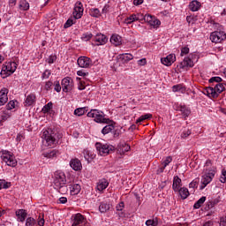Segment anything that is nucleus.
I'll return each mask as SVG.
<instances>
[{"mask_svg": "<svg viewBox=\"0 0 226 226\" xmlns=\"http://www.w3.org/2000/svg\"><path fill=\"white\" fill-rule=\"evenodd\" d=\"M70 167L73 170H82V162L78 158L72 159L70 162Z\"/></svg>", "mask_w": 226, "mask_h": 226, "instance_id": "nucleus-16", "label": "nucleus"}, {"mask_svg": "<svg viewBox=\"0 0 226 226\" xmlns=\"http://www.w3.org/2000/svg\"><path fill=\"white\" fill-rule=\"evenodd\" d=\"M220 226H226V217H221Z\"/></svg>", "mask_w": 226, "mask_h": 226, "instance_id": "nucleus-61", "label": "nucleus"}, {"mask_svg": "<svg viewBox=\"0 0 226 226\" xmlns=\"http://www.w3.org/2000/svg\"><path fill=\"white\" fill-rule=\"evenodd\" d=\"M72 15L74 17V20L82 19V15H84V6L81 2H77L75 4Z\"/></svg>", "mask_w": 226, "mask_h": 226, "instance_id": "nucleus-9", "label": "nucleus"}, {"mask_svg": "<svg viewBox=\"0 0 226 226\" xmlns=\"http://www.w3.org/2000/svg\"><path fill=\"white\" fill-rule=\"evenodd\" d=\"M176 61V55L170 54L166 57L162 58L161 62L164 66H172L173 63Z\"/></svg>", "mask_w": 226, "mask_h": 226, "instance_id": "nucleus-12", "label": "nucleus"}, {"mask_svg": "<svg viewBox=\"0 0 226 226\" xmlns=\"http://www.w3.org/2000/svg\"><path fill=\"white\" fill-rule=\"evenodd\" d=\"M110 209V205L109 203H102L99 206V211L101 213H107Z\"/></svg>", "mask_w": 226, "mask_h": 226, "instance_id": "nucleus-34", "label": "nucleus"}, {"mask_svg": "<svg viewBox=\"0 0 226 226\" xmlns=\"http://www.w3.org/2000/svg\"><path fill=\"white\" fill-rule=\"evenodd\" d=\"M172 162V156H167L163 162H162V165L167 168V166Z\"/></svg>", "mask_w": 226, "mask_h": 226, "instance_id": "nucleus-43", "label": "nucleus"}, {"mask_svg": "<svg viewBox=\"0 0 226 226\" xmlns=\"http://www.w3.org/2000/svg\"><path fill=\"white\" fill-rule=\"evenodd\" d=\"M189 52H190V48H188V47L182 48L181 56L189 54Z\"/></svg>", "mask_w": 226, "mask_h": 226, "instance_id": "nucleus-54", "label": "nucleus"}, {"mask_svg": "<svg viewBox=\"0 0 226 226\" xmlns=\"http://www.w3.org/2000/svg\"><path fill=\"white\" fill-rule=\"evenodd\" d=\"M110 43L115 45V47L121 45V36L113 34L110 38Z\"/></svg>", "mask_w": 226, "mask_h": 226, "instance_id": "nucleus-27", "label": "nucleus"}, {"mask_svg": "<svg viewBox=\"0 0 226 226\" xmlns=\"http://www.w3.org/2000/svg\"><path fill=\"white\" fill-rule=\"evenodd\" d=\"M50 109H52V102H49L48 104H46L42 108V112H44V114H46V112H49L50 110Z\"/></svg>", "mask_w": 226, "mask_h": 226, "instance_id": "nucleus-47", "label": "nucleus"}, {"mask_svg": "<svg viewBox=\"0 0 226 226\" xmlns=\"http://www.w3.org/2000/svg\"><path fill=\"white\" fill-rule=\"evenodd\" d=\"M181 186H183V185L181 184V178H179V177L176 176L173 178V185H172V188L174 190V192H177L181 189Z\"/></svg>", "mask_w": 226, "mask_h": 226, "instance_id": "nucleus-21", "label": "nucleus"}, {"mask_svg": "<svg viewBox=\"0 0 226 226\" xmlns=\"http://www.w3.org/2000/svg\"><path fill=\"white\" fill-rule=\"evenodd\" d=\"M117 59L122 64H126V63H130L133 59V55L128 53L122 54L118 56Z\"/></svg>", "mask_w": 226, "mask_h": 226, "instance_id": "nucleus-17", "label": "nucleus"}, {"mask_svg": "<svg viewBox=\"0 0 226 226\" xmlns=\"http://www.w3.org/2000/svg\"><path fill=\"white\" fill-rule=\"evenodd\" d=\"M173 93H185L186 88L183 85H175L172 87Z\"/></svg>", "mask_w": 226, "mask_h": 226, "instance_id": "nucleus-33", "label": "nucleus"}, {"mask_svg": "<svg viewBox=\"0 0 226 226\" xmlns=\"http://www.w3.org/2000/svg\"><path fill=\"white\" fill-rule=\"evenodd\" d=\"M90 15H91L92 17H95V18L100 17V15H101L100 10H99V9H96V8H92V9H90Z\"/></svg>", "mask_w": 226, "mask_h": 226, "instance_id": "nucleus-41", "label": "nucleus"}, {"mask_svg": "<svg viewBox=\"0 0 226 226\" xmlns=\"http://www.w3.org/2000/svg\"><path fill=\"white\" fill-rule=\"evenodd\" d=\"M70 192H71V194L72 195H79V193H80V185L79 184H73V185H70Z\"/></svg>", "mask_w": 226, "mask_h": 226, "instance_id": "nucleus-23", "label": "nucleus"}, {"mask_svg": "<svg viewBox=\"0 0 226 226\" xmlns=\"http://www.w3.org/2000/svg\"><path fill=\"white\" fill-rule=\"evenodd\" d=\"M91 64V58L87 56H80L78 58V65L79 68H89Z\"/></svg>", "mask_w": 226, "mask_h": 226, "instance_id": "nucleus-11", "label": "nucleus"}, {"mask_svg": "<svg viewBox=\"0 0 226 226\" xmlns=\"http://www.w3.org/2000/svg\"><path fill=\"white\" fill-rule=\"evenodd\" d=\"M107 186H109V182H107V180L105 179H102L97 183L96 189L99 192H103V190H105Z\"/></svg>", "mask_w": 226, "mask_h": 226, "instance_id": "nucleus-24", "label": "nucleus"}, {"mask_svg": "<svg viewBox=\"0 0 226 226\" xmlns=\"http://www.w3.org/2000/svg\"><path fill=\"white\" fill-rule=\"evenodd\" d=\"M112 132H114V124H112L104 126L102 130V135H107L108 133H110Z\"/></svg>", "mask_w": 226, "mask_h": 226, "instance_id": "nucleus-29", "label": "nucleus"}, {"mask_svg": "<svg viewBox=\"0 0 226 226\" xmlns=\"http://www.w3.org/2000/svg\"><path fill=\"white\" fill-rule=\"evenodd\" d=\"M180 112H182L183 117H185V119H186V117L192 114V111L185 106L180 108Z\"/></svg>", "mask_w": 226, "mask_h": 226, "instance_id": "nucleus-36", "label": "nucleus"}, {"mask_svg": "<svg viewBox=\"0 0 226 226\" xmlns=\"http://www.w3.org/2000/svg\"><path fill=\"white\" fill-rule=\"evenodd\" d=\"M37 223L39 226L45 225V219L43 218V215H42V217H41V215L39 216V218L37 220Z\"/></svg>", "mask_w": 226, "mask_h": 226, "instance_id": "nucleus-50", "label": "nucleus"}, {"mask_svg": "<svg viewBox=\"0 0 226 226\" xmlns=\"http://www.w3.org/2000/svg\"><path fill=\"white\" fill-rule=\"evenodd\" d=\"M51 87H52V81L46 82L45 89H47V91H49Z\"/></svg>", "mask_w": 226, "mask_h": 226, "instance_id": "nucleus-62", "label": "nucleus"}, {"mask_svg": "<svg viewBox=\"0 0 226 226\" xmlns=\"http://www.w3.org/2000/svg\"><path fill=\"white\" fill-rule=\"evenodd\" d=\"M6 72L10 73H14L15 70H17V64L15 62H11L5 66Z\"/></svg>", "mask_w": 226, "mask_h": 226, "instance_id": "nucleus-31", "label": "nucleus"}, {"mask_svg": "<svg viewBox=\"0 0 226 226\" xmlns=\"http://www.w3.org/2000/svg\"><path fill=\"white\" fill-rule=\"evenodd\" d=\"M54 188L59 193L64 195L68 193V186L66 185V175L63 172L55 173Z\"/></svg>", "mask_w": 226, "mask_h": 226, "instance_id": "nucleus-1", "label": "nucleus"}, {"mask_svg": "<svg viewBox=\"0 0 226 226\" xmlns=\"http://www.w3.org/2000/svg\"><path fill=\"white\" fill-rule=\"evenodd\" d=\"M56 59H57V58L56 57V56H50L48 58V63H49V64H52L56 61Z\"/></svg>", "mask_w": 226, "mask_h": 226, "instance_id": "nucleus-58", "label": "nucleus"}, {"mask_svg": "<svg viewBox=\"0 0 226 226\" xmlns=\"http://www.w3.org/2000/svg\"><path fill=\"white\" fill-rule=\"evenodd\" d=\"M213 177H215V170H209L208 172L207 171L205 175L202 176V185L200 187V190H204L205 186H207V185L213 181Z\"/></svg>", "mask_w": 226, "mask_h": 226, "instance_id": "nucleus-8", "label": "nucleus"}, {"mask_svg": "<svg viewBox=\"0 0 226 226\" xmlns=\"http://www.w3.org/2000/svg\"><path fill=\"white\" fill-rule=\"evenodd\" d=\"M113 132V137L116 139L117 137H119V135L121 134V131H119V129H116V127H114Z\"/></svg>", "mask_w": 226, "mask_h": 226, "instance_id": "nucleus-52", "label": "nucleus"}, {"mask_svg": "<svg viewBox=\"0 0 226 226\" xmlns=\"http://www.w3.org/2000/svg\"><path fill=\"white\" fill-rule=\"evenodd\" d=\"M81 38L82 40H84V41H89V40L93 38V34L91 33L84 34Z\"/></svg>", "mask_w": 226, "mask_h": 226, "instance_id": "nucleus-44", "label": "nucleus"}, {"mask_svg": "<svg viewBox=\"0 0 226 226\" xmlns=\"http://www.w3.org/2000/svg\"><path fill=\"white\" fill-rule=\"evenodd\" d=\"M62 88L64 93H70L73 89V79L70 77H66L62 79Z\"/></svg>", "mask_w": 226, "mask_h": 226, "instance_id": "nucleus-10", "label": "nucleus"}, {"mask_svg": "<svg viewBox=\"0 0 226 226\" xmlns=\"http://www.w3.org/2000/svg\"><path fill=\"white\" fill-rule=\"evenodd\" d=\"M177 192L183 200H185V199H188V197L190 196V192L186 187H182Z\"/></svg>", "mask_w": 226, "mask_h": 226, "instance_id": "nucleus-26", "label": "nucleus"}, {"mask_svg": "<svg viewBox=\"0 0 226 226\" xmlns=\"http://www.w3.org/2000/svg\"><path fill=\"white\" fill-rule=\"evenodd\" d=\"M14 108H15V102L14 101L9 102L6 105L7 110H12V109H14Z\"/></svg>", "mask_w": 226, "mask_h": 226, "instance_id": "nucleus-48", "label": "nucleus"}, {"mask_svg": "<svg viewBox=\"0 0 226 226\" xmlns=\"http://www.w3.org/2000/svg\"><path fill=\"white\" fill-rule=\"evenodd\" d=\"M206 202V196H202L193 206L194 209H200Z\"/></svg>", "mask_w": 226, "mask_h": 226, "instance_id": "nucleus-35", "label": "nucleus"}, {"mask_svg": "<svg viewBox=\"0 0 226 226\" xmlns=\"http://www.w3.org/2000/svg\"><path fill=\"white\" fill-rule=\"evenodd\" d=\"M225 87H223V84L217 83L215 87H209L207 89V93L212 98H218V94L223 93Z\"/></svg>", "mask_w": 226, "mask_h": 226, "instance_id": "nucleus-6", "label": "nucleus"}, {"mask_svg": "<svg viewBox=\"0 0 226 226\" xmlns=\"http://www.w3.org/2000/svg\"><path fill=\"white\" fill-rule=\"evenodd\" d=\"M199 186V182L197 180H194L189 184L190 188H197Z\"/></svg>", "mask_w": 226, "mask_h": 226, "instance_id": "nucleus-55", "label": "nucleus"}, {"mask_svg": "<svg viewBox=\"0 0 226 226\" xmlns=\"http://www.w3.org/2000/svg\"><path fill=\"white\" fill-rule=\"evenodd\" d=\"M165 167L162 166L161 168H159L157 170H156V174H162V172L165 170Z\"/></svg>", "mask_w": 226, "mask_h": 226, "instance_id": "nucleus-64", "label": "nucleus"}, {"mask_svg": "<svg viewBox=\"0 0 226 226\" xmlns=\"http://www.w3.org/2000/svg\"><path fill=\"white\" fill-rule=\"evenodd\" d=\"M0 158L8 165V167H17V159L13 156V154L8 150H2L0 152Z\"/></svg>", "mask_w": 226, "mask_h": 226, "instance_id": "nucleus-3", "label": "nucleus"}, {"mask_svg": "<svg viewBox=\"0 0 226 226\" xmlns=\"http://www.w3.org/2000/svg\"><path fill=\"white\" fill-rule=\"evenodd\" d=\"M146 63H147L146 58H142V59L138 60L139 66H145Z\"/></svg>", "mask_w": 226, "mask_h": 226, "instance_id": "nucleus-59", "label": "nucleus"}, {"mask_svg": "<svg viewBox=\"0 0 226 226\" xmlns=\"http://www.w3.org/2000/svg\"><path fill=\"white\" fill-rule=\"evenodd\" d=\"M144 20H147V22H148V24H150V26H152L153 27H158V26L162 24V22L159 19H157L154 17H152L149 14L145 15Z\"/></svg>", "mask_w": 226, "mask_h": 226, "instance_id": "nucleus-13", "label": "nucleus"}, {"mask_svg": "<svg viewBox=\"0 0 226 226\" xmlns=\"http://www.w3.org/2000/svg\"><path fill=\"white\" fill-rule=\"evenodd\" d=\"M135 20H139V18H137V15L132 14L125 19V24H132V22H135Z\"/></svg>", "mask_w": 226, "mask_h": 226, "instance_id": "nucleus-39", "label": "nucleus"}, {"mask_svg": "<svg viewBox=\"0 0 226 226\" xmlns=\"http://www.w3.org/2000/svg\"><path fill=\"white\" fill-rule=\"evenodd\" d=\"M10 186H11V184L9 182H5L4 180H0V190L4 189H8L10 188Z\"/></svg>", "mask_w": 226, "mask_h": 226, "instance_id": "nucleus-40", "label": "nucleus"}, {"mask_svg": "<svg viewBox=\"0 0 226 226\" xmlns=\"http://www.w3.org/2000/svg\"><path fill=\"white\" fill-rule=\"evenodd\" d=\"M130 151V146L128 144H122L118 147V152L121 154H124L125 153H128Z\"/></svg>", "mask_w": 226, "mask_h": 226, "instance_id": "nucleus-30", "label": "nucleus"}, {"mask_svg": "<svg viewBox=\"0 0 226 226\" xmlns=\"http://www.w3.org/2000/svg\"><path fill=\"white\" fill-rule=\"evenodd\" d=\"M25 226H37L36 220L33 217L26 218Z\"/></svg>", "mask_w": 226, "mask_h": 226, "instance_id": "nucleus-38", "label": "nucleus"}, {"mask_svg": "<svg viewBox=\"0 0 226 226\" xmlns=\"http://www.w3.org/2000/svg\"><path fill=\"white\" fill-rule=\"evenodd\" d=\"M8 102V88L0 90V106L4 105Z\"/></svg>", "mask_w": 226, "mask_h": 226, "instance_id": "nucleus-18", "label": "nucleus"}, {"mask_svg": "<svg viewBox=\"0 0 226 226\" xmlns=\"http://www.w3.org/2000/svg\"><path fill=\"white\" fill-rule=\"evenodd\" d=\"M55 91H56V93H61V85L59 84V81L55 82Z\"/></svg>", "mask_w": 226, "mask_h": 226, "instance_id": "nucleus-56", "label": "nucleus"}, {"mask_svg": "<svg viewBox=\"0 0 226 226\" xmlns=\"http://www.w3.org/2000/svg\"><path fill=\"white\" fill-rule=\"evenodd\" d=\"M36 102V95L34 94H30L26 96V99L25 101V107H31L33 103Z\"/></svg>", "mask_w": 226, "mask_h": 226, "instance_id": "nucleus-22", "label": "nucleus"}, {"mask_svg": "<svg viewBox=\"0 0 226 226\" xmlns=\"http://www.w3.org/2000/svg\"><path fill=\"white\" fill-rule=\"evenodd\" d=\"M10 117L9 114H4L1 117V121H6V119H8Z\"/></svg>", "mask_w": 226, "mask_h": 226, "instance_id": "nucleus-63", "label": "nucleus"}, {"mask_svg": "<svg viewBox=\"0 0 226 226\" xmlns=\"http://www.w3.org/2000/svg\"><path fill=\"white\" fill-rule=\"evenodd\" d=\"M41 139L43 146H45L46 147H54V146L57 144V132H56L52 129L45 130L42 132Z\"/></svg>", "mask_w": 226, "mask_h": 226, "instance_id": "nucleus-2", "label": "nucleus"}, {"mask_svg": "<svg viewBox=\"0 0 226 226\" xmlns=\"http://www.w3.org/2000/svg\"><path fill=\"white\" fill-rule=\"evenodd\" d=\"M19 9L22 11H27L29 10V3L26 0L19 1Z\"/></svg>", "mask_w": 226, "mask_h": 226, "instance_id": "nucleus-28", "label": "nucleus"}, {"mask_svg": "<svg viewBox=\"0 0 226 226\" xmlns=\"http://www.w3.org/2000/svg\"><path fill=\"white\" fill-rule=\"evenodd\" d=\"M50 71L46 70L43 73H42V79H49V77H50Z\"/></svg>", "mask_w": 226, "mask_h": 226, "instance_id": "nucleus-57", "label": "nucleus"}, {"mask_svg": "<svg viewBox=\"0 0 226 226\" xmlns=\"http://www.w3.org/2000/svg\"><path fill=\"white\" fill-rule=\"evenodd\" d=\"M58 200L60 204H66L68 202V199L66 197H61Z\"/></svg>", "mask_w": 226, "mask_h": 226, "instance_id": "nucleus-60", "label": "nucleus"}, {"mask_svg": "<svg viewBox=\"0 0 226 226\" xmlns=\"http://www.w3.org/2000/svg\"><path fill=\"white\" fill-rule=\"evenodd\" d=\"M95 148L101 156H107V154L114 152V146L100 142L95 143Z\"/></svg>", "mask_w": 226, "mask_h": 226, "instance_id": "nucleus-5", "label": "nucleus"}, {"mask_svg": "<svg viewBox=\"0 0 226 226\" xmlns=\"http://www.w3.org/2000/svg\"><path fill=\"white\" fill-rule=\"evenodd\" d=\"M117 211H123L124 209V202H120L118 205L116 207Z\"/></svg>", "mask_w": 226, "mask_h": 226, "instance_id": "nucleus-51", "label": "nucleus"}, {"mask_svg": "<svg viewBox=\"0 0 226 226\" xmlns=\"http://www.w3.org/2000/svg\"><path fill=\"white\" fill-rule=\"evenodd\" d=\"M210 40L213 43H222L226 40V34L223 31H215L211 33Z\"/></svg>", "mask_w": 226, "mask_h": 226, "instance_id": "nucleus-7", "label": "nucleus"}, {"mask_svg": "<svg viewBox=\"0 0 226 226\" xmlns=\"http://www.w3.org/2000/svg\"><path fill=\"white\" fill-rule=\"evenodd\" d=\"M59 154V151L57 150H51L49 152L44 153L43 155L45 156V158H56V156H57V154Z\"/></svg>", "mask_w": 226, "mask_h": 226, "instance_id": "nucleus-32", "label": "nucleus"}, {"mask_svg": "<svg viewBox=\"0 0 226 226\" xmlns=\"http://www.w3.org/2000/svg\"><path fill=\"white\" fill-rule=\"evenodd\" d=\"M189 8L191 11H199V10L200 9V2L197 0L192 1L189 4Z\"/></svg>", "mask_w": 226, "mask_h": 226, "instance_id": "nucleus-25", "label": "nucleus"}, {"mask_svg": "<svg viewBox=\"0 0 226 226\" xmlns=\"http://www.w3.org/2000/svg\"><path fill=\"white\" fill-rule=\"evenodd\" d=\"M87 112V108H78L74 110V115L75 116H84V114H86Z\"/></svg>", "mask_w": 226, "mask_h": 226, "instance_id": "nucleus-37", "label": "nucleus"}, {"mask_svg": "<svg viewBox=\"0 0 226 226\" xmlns=\"http://www.w3.org/2000/svg\"><path fill=\"white\" fill-rule=\"evenodd\" d=\"M193 61L190 59V57H185L183 62L180 63V68L185 70V68H193Z\"/></svg>", "mask_w": 226, "mask_h": 226, "instance_id": "nucleus-19", "label": "nucleus"}, {"mask_svg": "<svg viewBox=\"0 0 226 226\" xmlns=\"http://www.w3.org/2000/svg\"><path fill=\"white\" fill-rule=\"evenodd\" d=\"M16 216L17 222L24 223V222H26V219L27 218V212L26 211V209H18L16 211Z\"/></svg>", "mask_w": 226, "mask_h": 226, "instance_id": "nucleus-14", "label": "nucleus"}, {"mask_svg": "<svg viewBox=\"0 0 226 226\" xmlns=\"http://www.w3.org/2000/svg\"><path fill=\"white\" fill-rule=\"evenodd\" d=\"M222 78L221 77H212L210 79H209V82L210 83H213V82H217V84H220V82H222Z\"/></svg>", "mask_w": 226, "mask_h": 226, "instance_id": "nucleus-49", "label": "nucleus"}, {"mask_svg": "<svg viewBox=\"0 0 226 226\" xmlns=\"http://www.w3.org/2000/svg\"><path fill=\"white\" fill-rule=\"evenodd\" d=\"M221 183H226V170L222 169L221 177H220Z\"/></svg>", "mask_w": 226, "mask_h": 226, "instance_id": "nucleus-46", "label": "nucleus"}, {"mask_svg": "<svg viewBox=\"0 0 226 226\" xmlns=\"http://www.w3.org/2000/svg\"><path fill=\"white\" fill-rule=\"evenodd\" d=\"M87 117H93L95 123L109 124V119L105 117V114L102 110L91 109L87 113Z\"/></svg>", "mask_w": 226, "mask_h": 226, "instance_id": "nucleus-4", "label": "nucleus"}, {"mask_svg": "<svg viewBox=\"0 0 226 226\" xmlns=\"http://www.w3.org/2000/svg\"><path fill=\"white\" fill-rule=\"evenodd\" d=\"M75 22L73 21V19H69L64 25V29H68V27H72V25H74Z\"/></svg>", "mask_w": 226, "mask_h": 226, "instance_id": "nucleus-45", "label": "nucleus"}, {"mask_svg": "<svg viewBox=\"0 0 226 226\" xmlns=\"http://www.w3.org/2000/svg\"><path fill=\"white\" fill-rule=\"evenodd\" d=\"M192 135V131L190 129L185 130L181 134V139H188Z\"/></svg>", "mask_w": 226, "mask_h": 226, "instance_id": "nucleus-42", "label": "nucleus"}, {"mask_svg": "<svg viewBox=\"0 0 226 226\" xmlns=\"http://www.w3.org/2000/svg\"><path fill=\"white\" fill-rule=\"evenodd\" d=\"M146 225H147V226H156V225H158V222H156L153 220H147L146 222Z\"/></svg>", "mask_w": 226, "mask_h": 226, "instance_id": "nucleus-53", "label": "nucleus"}, {"mask_svg": "<svg viewBox=\"0 0 226 226\" xmlns=\"http://www.w3.org/2000/svg\"><path fill=\"white\" fill-rule=\"evenodd\" d=\"M84 215H82L81 214H76L73 218L72 226H80L82 223H84Z\"/></svg>", "mask_w": 226, "mask_h": 226, "instance_id": "nucleus-20", "label": "nucleus"}, {"mask_svg": "<svg viewBox=\"0 0 226 226\" xmlns=\"http://www.w3.org/2000/svg\"><path fill=\"white\" fill-rule=\"evenodd\" d=\"M94 41L96 42V45H105L107 41H109V38H107V35L102 34H97L94 37Z\"/></svg>", "mask_w": 226, "mask_h": 226, "instance_id": "nucleus-15", "label": "nucleus"}]
</instances>
